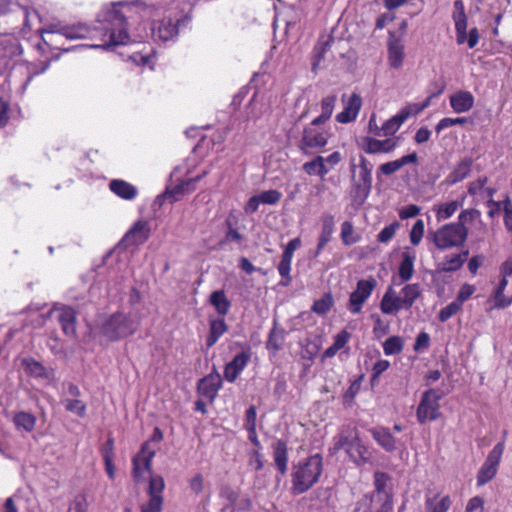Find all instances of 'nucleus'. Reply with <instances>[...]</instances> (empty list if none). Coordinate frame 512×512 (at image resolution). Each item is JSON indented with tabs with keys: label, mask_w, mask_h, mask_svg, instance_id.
<instances>
[{
	"label": "nucleus",
	"mask_w": 512,
	"mask_h": 512,
	"mask_svg": "<svg viewBox=\"0 0 512 512\" xmlns=\"http://www.w3.org/2000/svg\"><path fill=\"white\" fill-rule=\"evenodd\" d=\"M158 8L155 5H148L141 0L119 1L104 6L98 14V26L94 31L99 30L102 33L101 44L94 45L105 50L120 45H127L131 42L129 34V20L135 16L139 18H151L155 16ZM45 34H59L67 39H84L93 37V30L87 25L78 23L66 25L60 28L50 26L44 30Z\"/></svg>",
	"instance_id": "nucleus-1"
},
{
	"label": "nucleus",
	"mask_w": 512,
	"mask_h": 512,
	"mask_svg": "<svg viewBox=\"0 0 512 512\" xmlns=\"http://www.w3.org/2000/svg\"><path fill=\"white\" fill-rule=\"evenodd\" d=\"M480 217L481 212L475 208L463 209L456 222L444 224L437 230L428 231L426 239L442 251L459 248L464 245L469 235L466 225L479 220Z\"/></svg>",
	"instance_id": "nucleus-2"
},
{
	"label": "nucleus",
	"mask_w": 512,
	"mask_h": 512,
	"mask_svg": "<svg viewBox=\"0 0 512 512\" xmlns=\"http://www.w3.org/2000/svg\"><path fill=\"white\" fill-rule=\"evenodd\" d=\"M323 472V457L313 454L294 463L291 468V493L301 495L318 483Z\"/></svg>",
	"instance_id": "nucleus-3"
},
{
	"label": "nucleus",
	"mask_w": 512,
	"mask_h": 512,
	"mask_svg": "<svg viewBox=\"0 0 512 512\" xmlns=\"http://www.w3.org/2000/svg\"><path fill=\"white\" fill-rule=\"evenodd\" d=\"M351 170V198L354 202L361 205L369 197L372 189V170L371 164L364 156H360L359 164L355 163V159L350 160Z\"/></svg>",
	"instance_id": "nucleus-4"
},
{
	"label": "nucleus",
	"mask_w": 512,
	"mask_h": 512,
	"mask_svg": "<svg viewBox=\"0 0 512 512\" xmlns=\"http://www.w3.org/2000/svg\"><path fill=\"white\" fill-rule=\"evenodd\" d=\"M140 321L132 314L117 312L109 316L101 325L100 333L108 341H119L134 334Z\"/></svg>",
	"instance_id": "nucleus-5"
},
{
	"label": "nucleus",
	"mask_w": 512,
	"mask_h": 512,
	"mask_svg": "<svg viewBox=\"0 0 512 512\" xmlns=\"http://www.w3.org/2000/svg\"><path fill=\"white\" fill-rule=\"evenodd\" d=\"M322 124H314L312 120L307 126L304 127L301 139L297 146L298 149L305 155H312L320 152L328 143L330 132L321 127Z\"/></svg>",
	"instance_id": "nucleus-6"
},
{
	"label": "nucleus",
	"mask_w": 512,
	"mask_h": 512,
	"mask_svg": "<svg viewBox=\"0 0 512 512\" xmlns=\"http://www.w3.org/2000/svg\"><path fill=\"white\" fill-rule=\"evenodd\" d=\"M440 399L441 395L435 389L431 388L423 392L416 410V418L420 424L440 418Z\"/></svg>",
	"instance_id": "nucleus-7"
},
{
	"label": "nucleus",
	"mask_w": 512,
	"mask_h": 512,
	"mask_svg": "<svg viewBox=\"0 0 512 512\" xmlns=\"http://www.w3.org/2000/svg\"><path fill=\"white\" fill-rule=\"evenodd\" d=\"M505 448L504 441L498 442L489 452L485 462L477 474V485L482 486L491 481L497 473V469Z\"/></svg>",
	"instance_id": "nucleus-8"
},
{
	"label": "nucleus",
	"mask_w": 512,
	"mask_h": 512,
	"mask_svg": "<svg viewBox=\"0 0 512 512\" xmlns=\"http://www.w3.org/2000/svg\"><path fill=\"white\" fill-rule=\"evenodd\" d=\"M376 286L377 281L372 277L359 280L356 289L350 294L347 306L348 310L352 314H359L362 311L364 303L369 299Z\"/></svg>",
	"instance_id": "nucleus-9"
},
{
	"label": "nucleus",
	"mask_w": 512,
	"mask_h": 512,
	"mask_svg": "<svg viewBox=\"0 0 512 512\" xmlns=\"http://www.w3.org/2000/svg\"><path fill=\"white\" fill-rule=\"evenodd\" d=\"M165 482L160 475H150L148 495L149 500L141 506V512H162Z\"/></svg>",
	"instance_id": "nucleus-10"
},
{
	"label": "nucleus",
	"mask_w": 512,
	"mask_h": 512,
	"mask_svg": "<svg viewBox=\"0 0 512 512\" xmlns=\"http://www.w3.org/2000/svg\"><path fill=\"white\" fill-rule=\"evenodd\" d=\"M156 454L154 448L149 447V443L145 442L140 451L132 459V476L135 482L139 483L145 479V472L151 474L152 459Z\"/></svg>",
	"instance_id": "nucleus-11"
},
{
	"label": "nucleus",
	"mask_w": 512,
	"mask_h": 512,
	"mask_svg": "<svg viewBox=\"0 0 512 512\" xmlns=\"http://www.w3.org/2000/svg\"><path fill=\"white\" fill-rule=\"evenodd\" d=\"M388 476L385 473L377 472L374 475L375 490L371 494H366L362 499L371 500V505L384 507L388 505L390 510H393V497L392 494L386 489Z\"/></svg>",
	"instance_id": "nucleus-12"
},
{
	"label": "nucleus",
	"mask_w": 512,
	"mask_h": 512,
	"mask_svg": "<svg viewBox=\"0 0 512 512\" xmlns=\"http://www.w3.org/2000/svg\"><path fill=\"white\" fill-rule=\"evenodd\" d=\"M359 438V431L356 426L342 425L338 433L332 438L333 446L330 448V451L335 454L344 449L347 453L348 447H352Z\"/></svg>",
	"instance_id": "nucleus-13"
},
{
	"label": "nucleus",
	"mask_w": 512,
	"mask_h": 512,
	"mask_svg": "<svg viewBox=\"0 0 512 512\" xmlns=\"http://www.w3.org/2000/svg\"><path fill=\"white\" fill-rule=\"evenodd\" d=\"M21 53V46L16 39L0 42V74L11 69Z\"/></svg>",
	"instance_id": "nucleus-14"
},
{
	"label": "nucleus",
	"mask_w": 512,
	"mask_h": 512,
	"mask_svg": "<svg viewBox=\"0 0 512 512\" xmlns=\"http://www.w3.org/2000/svg\"><path fill=\"white\" fill-rule=\"evenodd\" d=\"M222 387V379L219 373H210L201 378L197 384V393L199 396L206 398L209 402H213L218 395V391Z\"/></svg>",
	"instance_id": "nucleus-15"
},
{
	"label": "nucleus",
	"mask_w": 512,
	"mask_h": 512,
	"mask_svg": "<svg viewBox=\"0 0 512 512\" xmlns=\"http://www.w3.org/2000/svg\"><path fill=\"white\" fill-rule=\"evenodd\" d=\"M177 23L172 19L154 21L151 26L153 39L160 42L174 41L178 36Z\"/></svg>",
	"instance_id": "nucleus-16"
},
{
	"label": "nucleus",
	"mask_w": 512,
	"mask_h": 512,
	"mask_svg": "<svg viewBox=\"0 0 512 512\" xmlns=\"http://www.w3.org/2000/svg\"><path fill=\"white\" fill-rule=\"evenodd\" d=\"M342 101L344 102V109L336 115V121L343 124L350 123L357 118L362 106V99L357 93H352L347 100L343 95Z\"/></svg>",
	"instance_id": "nucleus-17"
},
{
	"label": "nucleus",
	"mask_w": 512,
	"mask_h": 512,
	"mask_svg": "<svg viewBox=\"0 0 512 512\" xmlns=\"http://www.w3.org/2000/svg\"><path fill=\"white\" fill-rule=\"evenodd\" d=\"M360 147L368 154L390 153L398 145L397 140L387 138L385 140H378L372 137H363L361 139Z\"/></svg>",
	"instance_id": "nucleus-18"
},
{
	"label": "nucleus",
	"mask_w": 512,
	"mask_h": 512,
	"mask_svg": "<svg viewBox=\"0 0 512 512\" xmlns=\"http://www.w3.org/2000/svg\"><path fill=\"white\" fill-rule=\"evenodd\" d=\"M52 312H58V322L66 336H76V312L73 308L65 305L54 306Z\"/></svg>",
	"instance_id": "nucleus-19"
},
{
	"label": "nucleus",
	"mask_w": 512,
	"mask_h": 512,
	"mask_svg": "<svg viewBox=\"0 0 512 512\" xmlns=\"http://www.w3.org/2000/svg\"><path fill=\"white\" fill-rule=\"evenodd\" d=\"M407 120V114H402L400 111L385 121L380 128H377V131L372 129V124H375V115H372L369 119V130L375 136H391L394 135L402 126V124Z\"/></svg>",
	"instance_id": "nucleus-20"
},
{
	"label": "nucleus",
	"mask_w": 512,
	"mask_h": 512,
	"mask_svg": "<svg viewBox=\"0 0 512 512\" xmlns=\"http://www.w3.org/2000/svg\"><path fill=\"white\" fill-rule=\"evenodd\" d=\"M250 360V353L242 351L234 356V358L225 365L224 378L226 381L233 383L247 366Z\"/></svg>",
	"instance_id": "nucleus-21"
},
{
	"label": "nucleus",
	"mask_w": 512,
	"mask_h": 512,
	"mask_svg": "<svg viewBox=\"0 0 512 512\" xmlns=\"http://www.w3.org/2000/svg\"><path fill=\"white\" fill-rule=\"evenodd\" d=\"M387 52L389 66L393 69H400L405 58L404 45L401 39L396 38L393 33H390L388 39Z\"/></svg>",
	"instance_id": "nucleus-22"
},
{
	"label": "nucleus",
	"mask_w": 512,
	"mask_h": 512,
	"mask_svg": "<svg viewBox=\"0 0 512 512\" xmlns=\"http://www.w3.org/2000/svg\"><path fill=\"white\" fill-rule=\"evenodd\" d=\"M206 174L207 171H204L202 174L194 178L181 181L174 188L168 189L161 197L169 199L170 203L180 200L183 195L192 192L195 189V184L200 181Z\"/></svg>",
	"instance_id": "nucleus-23"
},
{
	"label": "nucleus",
	"mask_w": 512,
	"mask_h": 512,
	"mask_svg": "<svg viewBox=\"0 0 512 512\" xmlns=\"http://www.w3.org/2000/svg\"><path fill=\"white\" fill-rule=\"evenodd\" d=\"M150 234V228L147 222L137 221L133 227L125 234L122 242L126 246H135L144 243Z\"/></svg>",
	"instance_id": "nucleus-24"
},
{
	"label": "nucleus",
	"mask_w": 512,
	"mask_h": 512,
	"mask_svg": "<svg viewBox=\"0 0 512 512\" xmlns=\"http://www.w3.org/2000/svg\"><path fill=\"white\" fill-rule=\"evenodd\" d=\"M452 18L455 23L456 41L458 44H463L466 40L467 17L464 4L461 0L454 2Z\"/></svg>",
	"instance_id": "nucleus-25"
},
{
	"label": "nucleus",
	"mask_w": 512,
	"mask_h": 512,
	"mask_svg": "<svg viewBox=\"0 0 512 512\" xmlns=\"http://www.w3.org/2000/svg\"><path fill=\"white\" fill-rule=\"evenodd\" d=\"M401 309H404L401 296L397 294L392 286H389L380 302L381 312L386 315H391L398 313Z\"/></svg>",
	"instance_id": "nucleus-26"
},
{
	"label": "nucleus",
	"mask_w": 512,
	"mask_h": 512,
	"mask_svg": "<svg viewBox=\"0 0 512 512\" xmlns=\"http://www.w3.org/2000/svg\"><path fill=\"white\" fill-rule=\"evenodd\" d=\"M322 227L318 238V244L314 253V257H318L324 247L330 242L334 233L335 220L331 214H324L321 218Z\"/></svg>",
	"instance_id": "nucleus-27"
},
{
	"label": "nucleus",
	"mask_w": 512,
	"mask_h": 512,
	"mask_svg": "<svg viewBox=\"0 0 512 512\" xmlns=\"http://www.w3.org/2000/svg\"><path fill=\"white\" fill-rule=\"evenodd\" d=\"M375 442L386 452H394L396 450V439L386 427L378 426L369 429Z\"/></svg>",
	"instance_id": "nucleus-28"
},
{
	"label": "nucleus",
	"mask_w": 512,
	"mask_h": 512,
	"mask_svg": "<svg viewBox=\"0 0 512 512\" xmlns=\"http://www.w3.org/2000/svg\"><path fill=\"white\" fill-rule=\"evenodd\" d=\"M272 448L275 466L280 475L284 476L287 473L289 461L287 442L279 439L273 443Z\"/></svg>",
	"instance_id": "nucleus-29"
},
{
	"label": "nucleus",
	"mask_w": 512,
	"mask_h": 512,
	"mask_svg": "<svg viewBox=\"0 0 512 512\" xmlns=\"http://www.w3.org/2000/svg\"><path fill=\"white\" fill-rule=\"evenodd\" d=\"M347 456L357 466H363L370 462L372 453L368 446H366L361 438L353 444L352 447H348Z\"/></svg>",
	"instance_id": "nucleus-30"
},
{
	"label": "nucleus",
	"mask_w": 512,
	"mask_h": 512,
	"mask_svg": "<svg viewBox=\"0 0 512 512\" xmlns=\"http://www.w3.org/2000/svg\"><path fill=\"white\" fill-rule=\"evenodd\" d=\"M450 106L456 113L468 112L474 106V96L469 91H458L450 96Z\"/></svg>",
	"instance_id": "nucleus-31"
},
{
	"label": "nucleus",
	"mask_w": 512,
	"mask_h": 512,
	"mask_svg": "<svg viewBox=\"0 0 512 512\" xmlns=\"http://www.w3.org/2000/svg\"><path fill=\"white\" fill-rule=\"evenodd\" d=\"M300 346V357L303 360L302 366L304 370H308L312 366L314 359L320 350V344L316 340L307 338L300 343Z\"/></svg>",
	"instance_id": "nucleus-32"
},
{
	"label": "nucleus",
	"mask_w": 512,
	"mask_h": 512,
	"mask_svg": "<svg viewBox=\"0 0 512 512\" xmlns=\"http://www.w3.org/2000/svg\"><path fill=\"white\" fill-rule=\"evenodd\" d=\"M465 196H462L460 200H452L445 203L434 205L433 211L438 222L445 221L451 218L459 208L464 204Z\"/></svg>",
	"instance_id": "nucleus-33"
},
{
	"label": "nucleus",
	"mask_w": 512,
	"mask_h": 512,
	"mask_svg": "<svg viewBox=\"0 0 512 512\" xmlns=\"http://www.w3.org/2000/svg\"><path fill=\"white\" fill-rule=\"evenodd\" d=\"M473 160L470 157L463 158L459 163L455 165L453 170L446 178V182L450 185H454L464 180L471 172Z\"/></svg>",
	"instance_id": "nucleus-34"
},
{
	"label": "nucleus",
	"mask_w": 512,
	"mask_h": 512,
	"mask_svg": "<svg viewBox=\"0 0 512 512\" xmlns=\"http://www.w3.org/2000/svg\"><path fill=\"white\" fill-rule=\"evenodd\" d=\"M109 188L114 194L125 200L134 199L138 193L135 186L121 179L112 180L109 183Z\"/></svg>",
	"instance_id": "nucleus-35"
},
{
	"label": "nucleus",
	"mask_w": 512,
	"mask_h": 512,
	"mask_svg": "<svg viewBox=\"0 0 512 512\" xmlns=\"http://www.w3.org/2000/svg\"><path fill=\"white\" fill-rule=\"evenodd\" d=\"M12 422L17 431L31 433L35 429L37 419L29 412L19 411L13 415Z\"/></svg>",
	"instance_id": "nucleus-36"
},
{
	"label": "nucleus",
	"mask_w": 512,
	"mask_h": 512,
	"mask_svg": "<svg viewBox=\"0 0 512 512\" xmlns=\"http://www.w3.org/2000/svg\"><path fill=\"white\" fill-rule=\"evenodd\" d=\"M228 326L223 318L209 320V335L206 339V345L211 348L216 344L219 338L225 334Z\"/></svg>",
	"instance_id": "nucleus-37"
},
{
	"label": "nucleus",
	"mask_w": 512,
	"mask_h": 512,
	"mask_svg": "<svg viewBox=\"0 0 512 512\" xmlns=\"http://www.w3.org/2000/svg\"><path fill=\"white\" fill-rule=\"evenodd\" d=\"M211 305H213L219 315L225 316L231 307V302L225 295L223 290H217L211 293L209 299Z\"/></svg>",
	"instance_id": "nucleus-38"
},
{
	"label": "nucleus",
	"mask_w": 512,
	"mask_h": 512,
	"mask_svg": "<svg viewBox=\"0 0 512 512\" xmlns=\"http://www.w3.org/2000/svg\"><path fill=\"white\" fill-rule=\"evenodd\" d=\"M337 97L329 95L321 101V114L314 119V124H324L328 121L333 113Z\"/></svg>",
	"instance_id": "nucleus-39"
},
{
	"label": "nucleus",
	"mask_w": 512,
	"mask_h": 512,
	"mask_svg": "<svg viewBox=\"0 0 512 512\" xmlns=\"http://www.w3.org/2000/svg\"><path fill=\"white\" fill-rule=\"evenodd\" d=\"M303 170L309 175L325 176L329 169L325 165V158L318 155L313 160L304 163Z\"/></svg>",
	"instance_id": "nucleus-40"
},
{
	"label": "nucleus",
	"mask_w": 512,
	"mask_h": 512,
	"mask_svg": "<svg viewBox=\"0 0 512 512\" xmlns=\"http://www.w3.org/2000/svg\"><path fill=\"white\" fill-rule=\"evenodd\" d=\"M420 293V286L417 283L404 286L401 290V299L402 303H404V309H410L413 306L415 300L419 297Z\"/></svg>",
	"instance_id": "nucleus-41"
},
{
	"label": "nucleus",
	"mask_w": 512,
	"mask_h": 512,
	"mask_svg": "<svg viewBox=\"0 0 512 512\" xmlns=\"http://www.w3.org/2000/svg\"><path fill=\"white\" fill-rule=\"evenodd\" d=\"M414 272V259L408 254L404 253L402 261L399 265V277L402 281L406 282L410 280Z\"/></svg>",
	"instance_id": "nucleus-42"
},
{
	"label": "nucleus",
	"mask_w": 512,
	"mask_h": 512,
	"mask_svg": "<svg viewBox=\"0 0 512 512\" xmlns=\"http://www.w3.org/2000/svg\"><path fill=\"white\" fill-rule=\"evenodd\" d=\"M62 404L64 405L66 411L70 413H73L79 417H84L86 415L87 405L79 398H64L62 399Z\"/></svg>",
	"instance_id": "nucleus-43"
},
{
	"label": "nucleus",
	"mask_w": 512,
	"mask_h": 512,
	"mask_svg": "<svg viewBox=\"0 0 512 512\" xmlns=\"http://www.w3.org/2000/svg\"><path fill=\"white\" fill-rule=\"evenodd\" d=\"M404 347L403 339L400 336H391L383 343V351L385 355H396L402 352Z\"/></svg>",
	"instance_id": "nucleus-44"
},
{
	"label": "nucleus",
	"mask_w": 512,
	"mask_h": 512,
	"mask_svg": "<svg viewBox=\"0 0 512 512\" xmlns=\"http://www.w3.org/2000/svg\"><path fill=\"white\" fill-rule=\"evenodd\" d=\"M283 341L284 331L282 329L273 328L269 333L266 347L268 350L276 353L281 349Z\"/></svg>",
	"instance_id": "nucleus-45"
},
{
	"label": "nucleus",
	"mask_w": 512,
	"mask_h": 512,
	"mask_svg": "<svg viewBox=\"0 0 512 512\" xmlns=\"http://www.w3.org/2000/svg\"><path fill=\"white\" fill-rule=\"evenodd\" d=\"M340 236L343 244L346 246H350L358 242V237L354 236V227L350 221L342 223Z\"/></svg>",
	"instance_id": "nucleus-46"
},
{
	"label": "nucleus",
	"mask_w": 512,
	"mask_h": 512,
	"mask_svg": "<svg viewBox=\"0 0 512 512\" xmlns=\"http://www.w3.org/2000/svg\"><path fill=\"white\" fill-rule=\"evenodd\" d=\"M461 309L462 305L456 300H453L451 303H449L447 306H445L439 311L438 319L440 322L444 323L448 321L451 317L456 315Z\"/></svg>",
	"instance_id": "nucleus-47"
},
{
	"label": "nucleus",
	"mask_w": 512,
	"mask_h": 512,
	"mask_svg": "<svg viewBox=\"0 0 512 512\" xmlns=\"http://www.w3.org/2000/svg\"><path fill=\"white\" fill-rule=\"evenodd\" d=\"M331 37H321L318 43L314 47V57L315 60L313 62V68L319 64L321 59L323 58L324 53L330 48Z\"/></svg>",
	"instance_id": "nucleus-48"
},
{
	"label": "nucleus",
	"mask_w": 512,
	"mask_h": 512,
	"mask_svg": "<svg viewBox=\"0 0 512 512\" xmlns=\"http://www.w3.org/2000/svg\"><path fill=\"white\" fill-rule=\"evenodd\" d=\"M393 510L389 509L388 505H384V507H378L376 505H371V500L369 499H361L358 501L357 506L354 512H392Z\"/></svg>",
	"instance_id": "nucleus-49"
},
{
	"label": "nucleus",
	"mask_w": 512,
	"mask_h": 512,
	"mask_svg": "<svg viewBox=\"0 0 512 512\" xmlns=\"http://www.w3.org/2000/svg\"><path fill=\"white\" fill-rule=\"evenodd\" d=\"M426 506L431 512H447L451 506V500L449 496H444L434 503L433 499L428 498L426 500Z\"/></svg>",
	"instance_id": "nucleus-50"
},
{
	"label": "nucleus",
	"mask_w": 512,
	"mask_h": 512,
	"mask_svg": "<svg viewBox=\"0 0 512 512\" xmlns=\"http://www.w3.org/2000/svg\"><path fill=\"white\" fill-rule=\"evenodd\" d=\"M257 195L259 197L260 203L264 205H275L282 198L281 192L275 189L262 191Z\"/></svg>",
	"instance_id": "nucleus-51"
},
{
	"label": "nucleus",
	"mask_w": 512,
	"mask_h": 512,
	"mask_svg": "<svg viewBox=\"0 0 512 512\" xmlns=\"http://www.w3.org/2000/svg\"><path fill=\"white\" fill-rule=\"evenodd\" d=\"M400 228V224L394 221L390 225L384 227L377 235V240L381 243H388L393 239L397 230Z\"/></svg>",
	"instance_id": "nucleus-52"
},
{
	"label": "nucleus",
	"mask_w": 512,
	"mask_h": 512,
	"mask_svg": "<svg viewBox=\"0 0 512 512\" xmlns=\"http://www.w3.org/2000/svg\"><path fill=\"white\" fill-rule=\"evenodd\" d=\"M424 229H425V225H424L423 220H421V219H418L413 224L412 229L409 233V238H410V242L414 246H417L420 244V242L423 238V235H424Z\"/></svg>",
	"instance_id": "nucleus-53"
},
{
	"label": "nucleus",
	"mask_w": 512,
	"mask_h": 512,
	"mask_svg": "<svg viewBox=\"0 0 512 512\" xmlns=\"http://www.w3.org/2000/svg\"><path fill=\"white\" fill-rule=\"evenodd\" d=\"M332 304L333 299L331 295H325L323 298L314 302L312 310L319 315H324L331 309Z\"/></svg>",
	"instance_id": "nucleus-54"
},
{
	"label": "nucleus",
	"mask_w": 512,
	"mask_h": 512,
	"mask_svg": "<svg viewBox=\"0 0 512 512\" xmlns=\"http://www.w3.org/2000/svg\"><path fill=\"white\" fill-rule=\"evenodd\" d=\"M467 118L458 117V118H449L445 117L441 119L435 127L436 132L439 134L442 130L452 127L454 125H464L467 123Z\"/></svg>",
	"instance_id": "nucleus-55"
},
{
	"label": "nucleus",
	"mask_w": 512,
	"mask_h": 512,
	"mask_svg": "<svg viewBox=\"0 0 512 512\" xmlns=\"http://www.w3.org/2000/svg\"><path fill=\"white\" fill-rule=\"evenodd\" d=\"M226 226H227V232L224 236V238L221 240L220 244L225 245L229 242H241L242 235L233 228V224L231 223L230 219L226 220Z\"/></svg>",
	"instance_id": "nucleus-56"
},
{
	"label": "nucleus",
	"mask_w": 512,
	"mask_h": 512,
	"mask_svg": "<svg viewBox=\"0 0 512 512\" xmlns=\"http://www.w3.org/2000/svg\"><path fill=\"white\" fill-rule=\"evenodd\" d=\"M463 263L459 256L451 255L445 257V261L442 264V270L445 272L457 271L462 267Z\"/></svg>",
	"instance_id": "nucleus-57"
},
{
	"label": "nucleus",
	"mask_w": 512,
	"mask_h": 512,
	"mask_svg": "<svg viewBox=\"0 0 512 512\" xmlns=\"http://www.w3.org/2000/svg\"><path fill=\"white\" fill-rule=\"evenodd\" d=\"M28 372L36 377H46V370L38 361L29 359L25 361Z\"/></svg>",
	"instance_id": "nucleus-58"
},
{
	"label": "nucleus",
	"mask_w": 512,
	"mask_h": 512,
	"mask_svg": "<svg viewBox=\"0 0 512 512\" xmlns=\"http://www.w3.org/2000/svg\"><path fill=\"white\" fill-rule=\"evenodd\" d=\"M290 271H291V263L280 260V263L278 264V272H279L280 276L282 277V280L280 282V284L282 286H288L291 283L292 279L290 276Z\"/></svg>",
	"instance_id": "nucleus-59"
},
{
	"label": "nucleus",
	"mask_w": 512,
	"mask_h": 512,
	"mask_svg": "<svg viewBox=\"0 0 512 512\" xmlns=\"http://www.w3.org/2000/svg\"><path fill=\"white\" fill-rule=\"evenodd\" d=\"M504 225L508 231H512V201L509 196L503 200Z\"/></svg>",
	"instance_id": "nucleus-60"
},
{
	"label": "nucleus",
	"mask_w": 512,
	"mask_h": 512,
	"mask_svg": "<svg viewBox=\"0 0 512 512\" xmlns=\"http://www.w3.org/2000/svg\"><path fill=\"white\" fill-rule=\"evenodd\" d=\"M399 169H401V165L399 163V160L390 161L384 164H381L377 171V177L380 176V174L390 176L393 173L397 172Z\"/></svg>",
	"instance_id": "nucleus-61"
},
{
	"label": "nucleus",
	"mask_w": 512,
	"mask_h": 512,
	"mask_svg": "<svg viewBox=\"0 0 512 512\" xmlns=\"http://www.w3.org/2000/svg\"><path fill=\"white\" fill-rule=\"evenodd\" d=\"M476 291V288L474 285H471V284H463L455 298V300L457 302H459L461 305H463V303L465 301H467L473 294L474 292Z\"/></svg>",
	"instance_id": "nucleus-62"
},
{
	"label": "nucleus",
	"mask_w": 512,
	"mask_h": 512,
	"mask_svg": "<svg viewBox=\"0 0 512 512\" xmlns=\"http://www.w3.org/2000/svg\"><path fill=\"white\" fill-rule=\"evenodd\" d=\"M87 508L88 503L86 498L83 495H78L71 503L68 512H87Z\"/></svg>",
	"instance_id": "nucleus-63"
},
{
	"label": "nucleus",
	"mask_w": 512,
	"mask_h": 512,
	"mask_svg": "<svg viewBox=\"0 0 512 512\" xmlns=\"http://www.w3.org/2000/svg\"><path fill=\"white\" fill-rule=\"evenodd\" d=\"M465 512H484V499L480 496L472 497L467 503Z\"/></svg>",
	"instance_id": "nucleus-64"
}]
</instances>
